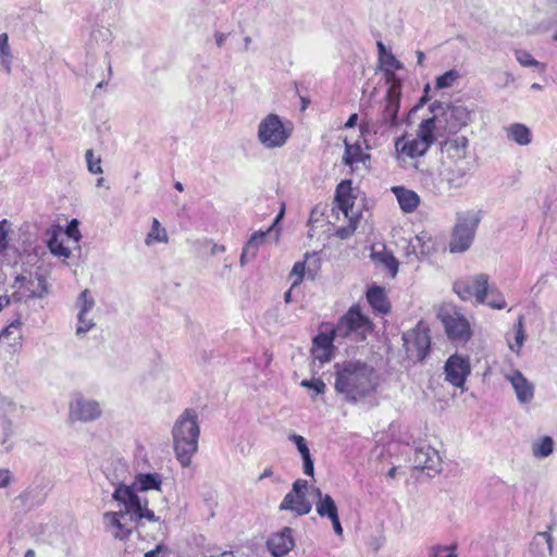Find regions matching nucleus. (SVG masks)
Returning a JSON list of instances; mask_svg holds the SVG:
<instances>
[{
  "mask_svg": "<svg viewBox=\"0 0 557 557\" xmlns=\"http://www.w3.org/2000/svg\"><path fill=\"white\" fill-rule=\"evenodd\" d=\"M112 497L124 507V510L103 513L104 528L114 539L126 540L137 520L158 521V517L148 508V500L126 484L116 485Z\"/></svg>",
  "mask_w": 557,
  "mask_h": 557,
  "instance_id": "f257e3e1",
  "label": "nucleus"
},
{
  "mask_svg": "<svg viewBox=\"0 0 557 557\" xmlns=\"http://www.w3.org/2000/svg\"><path fill=\"white\" fill-rule=\"evenodd\" d=\"M336 392L350 404L363 401L377 387V376L374 369L361 361H346L334 366Z\"/></svg>",
  "mask_w": 557,
  "mask_h": 557,
  "instance_id": "f03ea898",
  "label": "nucleus"
},
{
  "mask_svg": "<svg viewBox=\"0 0 557 557\" xmlns=\"http://www.w3.org/2000/svg\"><path fill=\"white\" fill-rule=\"evenodd\" d=\"M171 433L176 460L183 468H188L199 447L200 426L197 412L185 409L175 420Z\"/></svg>",
  "mask_w": 557,
  "mask_h": 557,
  "instance_id": "7ed1b4c3",
  "label": "nucleus"
},
{
  "mask_svg": "<svg viewBox=\"0 0 557 557\" xmlns=\"http://www.w3.org/2000/svg\"><path fill=\"white\" fill-rule=\"evenodd\" d=\"M431 116L423 119L437 140L456 135L470 122L471 112L461 103L434 102L430 107Z\"/></svg>",
  "mask_w": 557,
  "mask_h": 557,
  "instance_id": "20e7f679",
  "label": "nucleus"
},
{
  "mask_svg": "<svg viewBox=\"0 0 557 557\" xmlns=\"http://www.w3.org/2000/svg\"><path fill=\"white\" fill-rule=\"evenodd\" d=\"M441 151L445 158L446 178L451 187H461L472 169L468 159L469 139L466 136L444 137L440 141Z\"/></svg>",
  "mask_w": 557,
  "mask_h": 557,
  "instance_id": "39448f33",
  "label": "nucleus"
},
{
  "mask_svg": "<svg viewBox=\"0 0 557 557\" xmlns=\"http://www.w3.org/2000/svg\"><path fill=\"white\" fill-rule=\"evenodd\" d=\"M49 269L37 256H28L15 276L14 287L22 298H42L49 293Z\"/></svg>",
  "mask_w": 557,
  "mask_h": 557,
  "instance_id": "423d86ee",
  "label": "nucleus"
},
{
  "mask_svg": "<svg viewBox=\"0 0 557 557\" xmlns=\"http://www.w3.org/2000/svg\"><path fill=\"white\" fill-rule=\"evenodd\" d=\"M436 141L438 140L428 123L422 120L417 127L414 136L401 135L395 139V159L399 165L405 166L409 160H416L425 156Z\"/></svg>",
  "mask_w": 557,
  "mask_h": 557,
  "instance_id": "0eeeda50",
  "label": "nucleus"
},
{
  "mask_svg": "<svg viewBox=\"0 0 557 557\" xmlns=\"http://www.w3.org/2000/svg\"><path fill=\"white\" fill-rule=\"evenodd\" d=\"M293 125L275 113L265 115L258 125V141L267 149L281 148L292 136Z\"/></svg>",
  "mask_w": 557,
  "mask_h": 557,
  "instance_id": "6e6552de",
  "label": "nucleus"
},
{
  "mask_svg": "<svg viewBox=\"0 0 557 557\" xmlns=\"http://www.w3.org/2000/svg\"><path fill=\"white\" fill-rule=\"evenodd\" d=\"M354 199L351 182L343 181L339 183L335 195L336 208L343 213L344 219L348 221L346 226H342L336 230V235L342 239H346L351 236L359 222L360 210L355 208Z\"/></svg>",
  "mask_w": 557,
  "mask_h": 557,
  "instance_id": "1a4fd4ad",
  "label": "nucleus"
},
{
  "mask_svg": "<svg viewBox=\"0 0 557 557\" xmlns=\"http://www.w3.org/2000/svg\"><path fill=\"white\" fill-rule=\"evenodd\" d=\"M372 331V322L364 315L359 306H352L339 319L333 329V334L339 337L354 335L357 339L363 341Z\"/></svg>",
  "mask_w": 557,
  "mask_h": 557,
  "instance_id": "9d476101",
  "label": "nucleus"
},
{
  "mask_svg": "<svg viewBox=\"0 0 557 557\" xmlns=\"http://www.w3.org/2000/svg\"><path fill=\"white\" fill-rule=\"evenodd\" d=\"M479 218L473 212L459 213L449 242V251L460 253L467 251L475 235Z\"/></svg>",
  "mask_w": 557,
  "mask_h": 557,
  "instance_id": "9b49d317",
  "label": "nucleus"
},
{
  "mask_svg": "<svg viewBox=\"0 0 557 557\" xmlns=\"http://www.w3.org/2000/svg\"><path fill=\"white\" fill-rule=\"evenodd\" d=\"M400 95L401 89L399 84H394L393 87L388 88L384 107L380 112L376 122L372 125L375 134L380 133L383 135L401 124V120L398 116Z\"/></svg>",
  "mask_w": 557,
  "mask_h": 557,
  "instance_id": "f8f14e48",
  "label": "nucleus"
},
{
  "mask_svg": "<svg viewBox=\"0 0 557 557\" xmlns=\"http://www.w3.org/2000/svg\"><path fill=\"white\" fill-rule=\"evenodd\" d=\"M95 307L96 300L89 289H84L75 301L76 313V327L75 334L78 337H84L89 331L96 326L95 322Z\"/></svg>",
  "mask_w": 557,
  "mask_h": 557,
  "instance_id": "ddd939ff",
  "label": "nucleus"
},
{
  "mask_svg": "<svg viewBox=\"0 0 557 557\" xmlns=\"http://www.w3.org/2000/svg\"><path fill=\"white\" fill-rule=\"evenodd\" d=\"M102 408L98 400L75 394L69 404V419L72 422H91L99 419Z\"/></svg>",
  "mask_w": 557,
  "mask_h": 557,
  "instance_id": "4468645a",
  "label": "nucleus"
},
{
  "mask_svg": "<svg viewBox=\"0 0 557 557\" xmlns=\"http://www.w3.org/2000/svg\"><path fill=\"white\" fill-rule=\"evenodd\" d=\"M403 341L404 347L410 357L423 360L431 344L429 327L423 322H419L413 329L404 333Z\"/></svg>",
  "mask_w": 557,
  "mask_h": 557,
  "instance_id": "2eb2a0df",
  "label": "nucleus"
},
{
  "mask_svg": "<svg viewBox=\"0 0 557 557\" xmlns=\"http://www.w3.org/2000/svg\"><path fill=\"white\" fill-rule=\"evenodd\" d=\"M488 286L487 275L478 274L467 280L457 281L454 284V290L462 300L475 298L479 304H484Z\"/></svg>",
  "mask_w": 557,
  "mask_h": 557,
  "instance_id": "dca6fc26",
  "label": "nucleus"
},
{
  "mask_svg": "<svg viewBox=\"0 0 557 557\" xmlns=\"http://www.w3.org/2000/svg\"><path fill=\"white\" fill-rule=\"evenodd\" d=\"M502 374L510 383L520 405H528L534 399L535 386L520 370L512 367L509 369L504 368L502 369Z\"/></svg>",
  "mask_w": 557,
  "mask_h": 557,
  "instance_id": "f3484780",
  "label": "nucleus"
},
{
  "mask_svg": "<svg viewBox=\"0 0 557 557\" xmlns=\"http://www.w3.org/2000/svg\"><path fill=\"white\" fill-rule=\"evenodd\" d=\"M442 322L449 339L466 343L472 335L471 326L465 315L456 310L442 313Z\"/></svg>",
  "mask_w": 557,
  "mask_h": 557,
  "instance_id": "a211bd4d",
  "label": "nucleus"
},
{
  "mask_svg": "<svg viewBox=\"0 0 557 557\" xmlns=\"http://www.w3.org/2000/svg\"><path fill=\"white\" fill-rule=\"evenodd\" d=\"M445 380L455 387L462 388L467 377L471 373V364L468 356L451 355L444 367Z\"/></svg>",
  "mask_w": 557,
  "mask_h": 557,
  "instance_id": "6ab92c4d",
  "label": "nucleus"
},
{
  "mask_svg": "<svg viewBox=\"0 0 557 557\" xmlns=\"http://www.w3.org/2000/svg\"><path fill=\"white\" fill-rule=\"evenodd\" d=\"M414 466L426 470L429 475L440 473L442 459L438 451L430 446L419 447L414 451Z\"/></svg>",
  "mask_w": 557,
  "mask_h": 557,
  "instance_id": "aec40b11",
  "label": "nucleus"
},
{
  "mask_svg": "<svg viewBox=\"0 0 557 557\" xmlns=\"http://www.w3.org/2000/svg\"><path fill=\"white\" fill-rule=\"evenodd\" d=\"M337 335L333 334V330L331 332H320L314 338L311 348V354L313 359L319 360L320 363L329 362L334 352V339L337 338Z\"/></svg>",
  "mask_w": 557,
  "mask_h": 557,
  "instance_id": "412c9836",
  "label": "nucleus"
},
{
  "mask_svg": "<svg viewBox=\"0 0 557 557\" xmlns=\"http://www.w3.org/2000/svg\"><path fill=\"white\" fill-rule=\"evenodd\" d=\"M435 250V242L432 236L426 232H421L409 242L406 255L408 257L413 255L417 259H421L431 256Z\"/></svg>",
  "mask_w": 557,
  "mask_h": 557,
  "instance_id": "4be33fe9",
  "label": "nucleus"
},
{
  "mask_svg": "<svg viewBox=\"0 0 557 557\" xmlns=\"http://www.w3.org/2000/svg\"><path fill=\"white\" fill-rule=\"evenodd\" d=\"M295 545L292 529L284 528L268 541V548L274 557L286 555Z\"/></svg>",
  "mask_w": 557,
  "mask_h": 557,
  "instance_id": "5701e85b",
  "label": "nucleus"
},
{
  "mask_svg": "<svg viewBox=\"0 0 557 557\" xmlns=\"http://www.w3.org/2000/svg\"><path fill=\"white\" fill-rule=\"evenodd\" d=\"M311 492L315 498V511L319 517L331 520L339 516L335 500L330 494L322 493L319 487H312Z\"/></svg>",
  "mask_w": 557,
  "mask_h": 557,
  "instance_id": "b1692460",
  "label": "nucleus"
},
{
  "mask_svg": "<svg viewBox=\"0 0 557 557\" xmlns=\"http://www.w3.org/2000/svg\"><path fill=\"white\" fill-rule=\"evenodd\" d=\"M280 509L293 511L297 516H305L311 511L312 505L306 495L289 492L284 496Z\"/></svg>",
  "mask_w": 557,
  "mask_h": 557,
  "instance_id": "393cba45",
  "label": "nucleus"
},
{
  "mask_svg": "<svg viewBox=\"0 0 557 557\" xmlns=\"http://www.w3.org/2000/svg\"><path fill=\"white\" fill-rule=\"evenodd\" d=\"M392 193L396 197L403 212L412 213L418 209L420 205V197L414 190L404 186H394L392 187Z\"/></svg>",
  "mask_w": 557,
  "mask_h": 557,
  "instance_id": "a878e982",
  "label": "nucleus"
},
{
  "mask_svg": "<svg viewBox=\"0 0 557 557\" xmlns=\"http://www.w3.org/2000/svg\"><path fill=\"white\" fill-rule=\"evenodd\" d=\"M163 479L160 473H138L135 475L132 485L128 486L137 494V492H146L150 490L160 491Z\"/></svg>",
  "mask_w": 557,
  "mask_h": 557,
  "instance_id": "bb28decb",
  "label": "nucleus"
},
{
  "mask_svg": "<svg viewBox=\"0 0 557 557\" xmlns=\"http://www.w3.org/2000/svg\"><path fill=\"white\" fill-rule=\"evenodd\" d=\"M47 246L50 252L57 257L70 258L71 249L64 246V234L61 228L52 226L47 231Z\"/></svg>",
  "mask_w": 557,
  "mask_h": 557,
  "instance_id": "cd10ccee",
  "label": "nucleus"
},
{
  "mask_svg": "<svg viewBox=\"0 0 557 557\" xmlns=\"http://www.w3.org/2000/svg\"><path fill=\"white\" fill-rule=\"evenodd\" d=\"M367 300L372 309L382 314L391 310V304L387 299L385 289L381 286H372L367 292Z\"/></svg>",
  "mask_w": 557,
  "mask_h": 557,
  "instance_id": "c85d7f7f",
  "label": "nucleus"
},
{
  "mask_svg": "<svg viewBox=\"0 0 557 557\" xmlns=\"http://www.w3.org/2000/svg\"><path fill=\"white\" fill-rule=\"evenodd\" d=\"M22 322L15 319L7 325L0 333V344L7 345L14 350L22 344Z\"/></svg>",
  "mask_w": 557,
  "mask_h": 557,
  "instance_id": "c756f323",
  "label": "nucleus"
},
{
  "mask_svg": "<svg viewBox=\"0 0 557 557\" xmlns=\"http://www.w3.org/2000/svg\"><path fill=\"white\" fill-rule=\"evenodd\" d=\"M379 62L381 69L386 74V81L389 84V87H393L394 84H399V86L401 87L400 81L395 74L397 70H400L403 67L400 61H398L392 52H388L383 55H380Z\"/></svg>",
  "mask_w": 557,
  "mask_h": 557,
  "instance_id": "7c9ffc66",
  "label": "nucleus"
},
{
  "mask_svg": "<svg viewBox=\"0 0 557 557\" xmlns=\"http://www.w3.org/2000/svg\"><path fill=\"white\" fill-rule=\"evenodd\" d=\"M506 341L509 349L517 356H520L521 348L525 342L523 317H519L518 322L512 327V331L507 333Z\"/></svg>",
  "mask_w": 557,
  "mask_h": 557,
  "instance_id": "2f4dec72",
  "label": "nucleus"
},
{
  "mask_svg": "<svg viewBox=\"0 0 557 557\" xmlns=\"http://www.w3.org/2000/svg\"><path fill=\"white\" fill-rule=\"evenodd\" d=\"M506 134L509 140L520 146H527L532 141L531 129L522 123L510 124L506 127Z\"/></svg>",
  "mask_w": 557,
  "mask_h": 557,
  "instance_id": "473e14b6",
  "label": "nucleus"
},
{
  "mask_svg": "<svg viewBox=\"0 0 557 557\" xmlns=\"http://www.w3.org/2000/svg\"><path fill=\"white\" fill-rule=\"evenodd\" d=\"M169 235L165 227H163L157 218L152 219L151 227L145 237V245L148 247L156 244H168Z\"/></svg>",
  "mask_w": 557,
  "mask_h": 557,
  "instance_id": "72a5a7b5",
  "label": "nucleus"
},
{
  "mask_svg": "<svg viewBox=\"0 0 557 557\" xmlns=\"http://www.w3.org/2000/svg\"><path fill=\"white\" fill-rule=\"evenodd\" d=\"M368 158L369 156L363 153L360 145H351L345 140V153L343 157L345 164L354 168L358 163L364 162Z\"/></svg>",
  "mask_w": 557,
  "mask_h": 557,
  "instance_id": "f704fd0d",
  "label": "nucleus"
},
{
  "mask_svg": "<svg viewBox=\"0 0 557 557\" xmlns=\"http://www.w3.org/2000/svg\"><path fill=\"white\" fill-rule=\"evenodd\" d=\"M13 55L9 45V36L5 33L0 34V64L7 74L12 71Z\"/></svg>",
  "mask_w": 557,
  "mask_h": 557,
  "instance_id": "c9c22d12",
  "label": "nucleus"
},
{
  "mask_svg": "<svg viewBox=\"0 0 557 557\" xmlns=\"http://www.w3.org/2000/svg\"><path fill=\"white\" fill-rule=\"evenodd\" d=\"M515 57L518 63L523 67H534L539 73H544L546 70V64L535 60L527 50H515Z\"/></svg>",
  "mask_w": 557,
  "mask_h": 557,
  "instance_id": "e433bc0d",
  "label": "nucleus"
},
{
  "mask_svg": "<svg viewBox=\"0 0 557 557\" xmlns=\"http://www.w3.org/2000/svg\"><path fill=\"white\" fill-rule=\"evenodd\" d=\"M283 215V210L281 211V213L275 218L273 224L265 231V232H262V231H259V232H255L250 238L248 239V242L246 243L245 247H247L248 249L251 250V257H256L257 255V251H258V248L259 246L263 243L264 240V237L268 233H270L272 231V228L275 226V224L280 221V219L282 218Z\"/></svg>",
  "mask_w": 557,
  "mask_h": 557,
  "instance_id": "4c0bfd02",
  "label": "nucleus"
},
{
  "mask_svg": "<svg viewBox=\"0 0 557 557\" xmlns=\"http://www.w3.org/2000/svg\"><path fill=\"white\" fill-rule=\"evenodd\" d=\"M533 455L537 458L548 457L554 450V441L550 436H544L533 444Z\"/></svg>",
  "mask_w": 557,
  "mask_h": 557,
  "instance_id": "58836bf2",
  "label": "nucleus"
},
{
  "mask_svg": "<svg viewBox=\"0 0 557 557\" xmlns=\"http://www.w3.org/2000/svg\"><path fill=\"white\" fill-rule=\"evenodd\" d=\"M374 259L382 263L389 272L391 276H396L398 272V260L389 252L375 253Z\"/></svg>",
  "mask_w": 557,
  "mask_h": 557,
  "instance_id": "ea45409f",
  "label": "nucleus"
},
{
  "mask_svg": "<svg viewBox=\"0 0 557 557\" xmlns=\"http://www.w3.org/2000/svg\"><path fill=\"white\" fill-rule=\"evenodd\" d=\"M484 304L493 309L502 310L506 308V300L503 294L499 293L497 288L492 286H488L487 297Z\"/></svg>",
  "mask_w": 557,
  "mask_h": 557,
  "instance_id": "a19ab883",
  "label": "nucleus"
},
{
  "mask_svg": "<svg viewBox=\"0 0 557 557\" xmlns=\"http://www.w3.org/2000/svg\"><path fill=\"white\" fill-rule=\"evenodd\" d=\"M459 78V73L456 70H449L445 72L443 75L438 76L435 82V87L437 89L449 88L454 85V83Z\"/></svg>",
  "mask_w": 557,
  "mask_h": 557,
  "instance_id": "79ce46f5",
  "label": "nucleus"
},
{
  "mask_svg": "<svg viewBox=\"0 0 557 557\" xmlns=\"http://www.w3.org/2000/svg\"><path fill=\"white\" fill-rule=\"evenodd\" d=\"M457 546L456 545H448V546H433L430 549L429 557H458L456 553Z\"/></svg>",
  "mask_w": 557,
  "mask_h": 557,
  "instance_id": "37998d69",
  "label": "nucleus"
},
{
  "mask_svg": "<svg viewBox=\"0 0 557 557\" xmlns=\"http://www.w3.org/2000/svg\"><path fill=\"white\" fill-rule=\"evenodd\" d=\"M85 157L88 171L92 174H101L102 168L100 158H95L94 151L91 149L86 151Z\"/></svg>",
  "mask_w": 557,
  "mask_h": 557,
  "instance_id": "c03bdc74",
  "label": "nucleus"
},
{
  "mask_svg": "<svg viewBox=\"0 0 557 557\" xmlns=\"http://www.w3.org/2000/svg\"><path fill=\"white\" fill-rule=\"evenodd\" d=\"M306 276L310 280H313L320 269L319 259L312 255H306Z\"/></svg>",
  "mask_w": 557,
  "mask_h": 557,
  "instance_id": "a18cd8bd",
  "label": "nucleus"
},
{
  "mask_svg": "<svg viewBox=\"0 0 557 557\" xmlns=\"http://www.w3.org/2000/svg\"><path fill=\"white\" fill-rule=\"evenodd\" d=\"M300 385L312 389L317 395L324 394L326 388L325 383L321 379L302 380Z\"/></svg>",
  "mask_w": 557,
  "mask_h": 557,
  "instance_id": "49530a36",
  "label": "nucleus"
},
{
  "mask_svg": "<svg viewBox=\"0 0 557 557\" xmlns=\"http://www.w3.org/2000/svg\"><path fill=\"white\" fill-rule=\"evenodd\" d=\"M290 276L296 277L293 286L299 284L306 276V261L296 262L292 269Z\"/></svg>",
  "mask_w": 557,
  "mask_h": 557,
  "instance_id": "de8ad7c7",
  "label": "nucleus"
},
{
  "mask_svg": "<svg viewBox=\"0 0 557 557\" xmlns=\"http://www.w3.org/2000/svg\"><path fill=\"white\" fill-rule=\"evenodd\" d=\"M65 235L69 238H72L75 243H78L82 238L81 232L78 230V222L76 219H73L65 230Z\"/></svg>",
  "mask_w": 557,
  "mask_h": 557,
  "instance_id": "09e8293b",
  "label": "nucleus"
},
{
  "mask_svg": "<svg viewBox=\"0 0 557 557\" xmlns=\"http://www.w3.org/2000/svg\"><path fill=\"white\" fill-rule=\"evenodd\" d=\"M307 490H308V482L302 479H297L293 483V488L290 492L296 493V494L306 495Z\"/></svg>",
  "mask_w": 557,
  "mask_h": 557,
  "instance_id": "8fccbe9b",
  "label": "nucleus"
},
{
  "mask_svg": "<svg viewBox=\"0 0 557 557\" xmlns=\"http://www.w3.org/2000/svg\"><path fill=\"white\" fill-rule=\"evenodd\" d=\"M145 557H168V548L166 546L159 544L154 549L147 552Z\"/></svg>",
  "mask_w": 557,
  "mask_h": 557,
  "instance_id": "3c124183",
  "label": "nucleus"
},
{
  "mask_svg": "<svg viewBox=\"0 0 557 557\" xmlns=\"http://www.w3.org/2000/svg\"><path fill=\"white\" fill-rule=\"evenodd\" d=\"M12 481V473L9 469H0V488L7 487Z\"/></svg>",
  "mask_w": 557,
  "mask_h": 557,
  "instance_id": "603ef678",
  "label": "nucleus"
},
{
  "mask_svg": "<svg viewBox=\"0 0 557 557\" xmlns=\"http://www.w3.org/2000/svg\"><path fill=\"white\" fill-rule=\"evenodd\" d=\"M304 462V473L309 476L314 475V466H313V459L310 457H307L302 460Z\"/></svg>",
  "mask_w": 557,
  "mask_h": 557,
  "instance_id": "864d4df0",
  "label": "nucleus"
},
{
  "mask_svg": "<svg viewBox=\"0 0 557 557\" xmlns=\"http://www.w3.org/2000/svg\"><path fill=\"white\" fill-rule=\"evenodd\" d=\"M288 438L296 445L297 449L305 448L308 445L306 438L301 435L290 434Z\"/></svg>",
  "mask_w": 557,
  "mask_h": 557,
  "instance_id": "5fc2aeb1",
  "label": "nucleus"
},
{
  "mask_svg": "<svg viewBox=\"0 0 557 557\" xmlns=\"http://www.w3.org/2000/svg\"><path fill=\"white\" fill-rule=\"evenodd\" d=\"M5 221L0 222V251L4 250L7 247V231L4 228Z\"/></svg>",
  "mask_w": 557,
  "mask_h": 557,
  "instance_id": "6e6d98bb",
  "label": "nucleus"
},
{
  "mask_svg": "<svg viewBox=\"0 0 557 557\" xmlns=\"http://www.w3.org/2000/svg\"><path fill=\"white\" fill-rule=\"evenodd\" d=\"M535 543L536 544H544L546 545L549 549L552 548L550 547V536L547 534V533H539L535 539H534Z\"/></svg>",
  "mask_w": 557,
  "mask_h": 557,
  "instance_id": "4d7b16f0",
  "label": "nucleus"
},
{
  "mask_svg": "<svg viewBox=\"0 0 557 557\" xmlns=\"http://www.w3.org/2000/svg\"><path fill=\"white\" fill-rule=\"evenodd\" d=\"M330 521L332 523V527H333V530H334L335 534L338 535V536H342L343 533H344V530H343V527H342V523H341V520H339V516L334 518V519H331Z\"/></svg>",
  "mask_w": 557,
  "mask_h": 557,
  "instance_id": "13d9d810",
  "label": "nucleus"
},
{
  "mask_svg": "<svg viewBox=\"0 0 557 557\" xmlns=\"http://www.w3.org/2000/svg\"><path fill=\"white\" fill-rule=\"evenodd\" d=\"M252 258L253 257H251V250L244 246L239 258L240 265L244 267Z\"/></svg>",
  "mask_w": 557,
  "mask_h": 557,
  "instance_id": "bf43d9fd",
  "label": "nucleus"
},
{
  "mask_svg": "<svg viewBox=\"0 0 557 557\" xmlns=\"http://www.w3.org/2000/svg\"><path fill=\"white\" fill-rule=\"evenodd\" d=\"M357 121H358V114H357V113L351 114V115L348 117L347 122L345 123V127H346V128H351V127H354V126L357 124Z\"/></svg>",
  "mask_w": 557,
  "mask_h": 557,
  "instance_id": "052dcab7",
  "label": "nucleus"
},
{
  "mask_svg": "<svg viewBox=\"0 0 557 557\" xmlns=\"http://www.w3.org/2000/svg\"><path fill=\"white\" fill-rule=\"evenodd\" d=\"M218 47H222L226 40V35L223 33H216L214 35Z\"/></svg>",
  "mask_w": 557,
  "mask_h": 557,
  "instance_id": "680f3d73",
  "label": "nucleus"
},
{
  "mask_svg": "<svg viewBox=\"0 0 557 557\" xmlns=\"http://www.w3.org/2000/svg\"><path fill=\"white\" fill-rule=\"evenodd\" d=\"M9 304H10V298H9V296H7V295H0V311H1L4 307L9 306Z\"/></svg>",
  "mask_w": 557,
  "mask_h": 557,
  "instance_id": "e2e57ef3",
  "label": "nucleus"
},
{
  "mask_svg": "<svg viewBox=\"0 0 557 557\" xmlns=\"http://www.w3.org/2000/svg\"><path fill=\"white\" fill-rule=\"evenodd\" d=\"M273 476V471L271 468H265L263 472L259 475V481Z\"/></svg>",
  "mask_w": 557,
  "mask_h": 557,
  "instance_id": "0e129e2a",
  "label": "nucleus"
},
{
  "mask_svg": "<svg viewBox=\"0 0 557 557\" xmlns=\"http://www.w3.org/2000/svg\"><path fill=\"white\" fill-rule=\"evenodd\" d=\"M225 251V247L222 246V245H218V244H213L212 248H211V253L212 255H216V253H220V252H223Z\"/></svg>",
  "mask_w": 557,
  "mask_h": 557,
  "instance_id": "69168bd1",
  "label": "nucleus"
},
{
  "mask_svg": "<svg viewBox=\"0 0 557 557\" xmlns=\"http://www.w3.org/2000/svg\"><path fill=\"white\" fill-rule=\"evenodd\" d=\"M297 450L299 451V454H300V456H301L302 460H304L305 458H307V457H310V456H311V455H310V450H309L308 445H307L305 448H299V449H297Z\"/></svg>",
  "mask_w": 557,
  "mask_h": 557,
  "instance_id": "338daca9",
  "label": "nucleus"
},
{
  "mask_svg": "<svg viewBox=\"0 0 557 557\" xmlns=\"http://www.w3.org/2000/svg\"><path fill=\"white\" fill-rule=\"evenodd\" d=\"M377 48H379V57L389 52L386 50L385 46L381 41L377 42Z\"/></svg>",
  "mask_w": 557,
  "mask_h": 557,
  "instance_id": "774afa93",
  "label": "nucleus"
}]
</instances>
